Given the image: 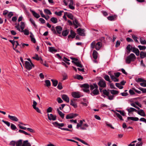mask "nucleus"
I'll return each instance as SVG.
<instances>
[{
  "mask_svg": "<svg viewBox=\"0 0 146 146\" xmlns=\"http://www.w3.org/2000/svg\"><path fill=\"white\" fill-rule=\"evenodd\" d=\"M135 55L133 53H131L126 58V62L127 64H129L131 62H133L136 59Z\"/></svg>",
  "mask_w": 146,
  "mask_h": 146,
  "instance_id": "f257e3e1",
  "label": "nucleus"
},
{
  "mask_svg": "<svg viewBox=\"0 0 146 146\" xmlns=\"http://www.w3.org/2000/svg\"><path fill=\"white\" fill-rule=\"evenodd\" d=\"M25 67L28 70H30L31 69L32 67H34V65L31 62H29L26 61L25 63Z\"/></svg>",
  "mask_w": 146,
  "mask_h": 146,
  "instance_id": "f03ea898",
  "label": "nucleus"
},
{
  "mask_svg": "<svg viewBox=\"0 0 146 146\" xmlns=\"http://www.w3.org/2000/svg\"><path fill=\"white\" fill-rule=\"evenodd\" d=\"M98 85L100 88H104L106 86V82L103 79L100 80L98 83Z\"/></svg>",
  "mask_w": 146,
  "mask_h": 146,
  "instance_id": "7ed1b4c3",
  "label": "nucleus"
},
{
  "mask_svg": "<svg viewBox=\"0 0 146 146\" xmlns=\"http://www.w3.org/2000/svg\"><path fill=\"white\" fill-rule=\"evenodd\" d=\"M47 115L48 118L50 120L54 121L56 119V115H53L52 114H48Z\"/></svg>",
  "mask_w": 146,
  "mask_h": 146,
  "instance_id": "20e7f679",
  "label": "nucleus"
},
{
  "mask_svg": "<svg viewBox=\"0 0 146 146\" xmlns=\"http://www.w3.org/2000/svg\"><path fill=\"white\" fill-rule=\"evenodd\" d=\"M77 31L79 35L80 36H85V30L83 29H82L80 28H79L77 29Z\"/></svg>",
  "mask_w": 146,
  "mask_h": 146,
  "instance_id": "39448f33",
  "label": "nucleus"
},
{
  "mask_svg": "<svg viewBox=\"0 0 146 146\" xmlns=\"http://www.w3.org/2000/svg\"><path fill=\"white\" fill-rule=\"evenodd\" d=\"M77 114L73 113H70L66 115V118L67 119H72L77 116Z\"/></svg>",
  "mask_w": 146,
  "mask_h": 146,
  "instance_id": "423d86ee",
  "label": "nucleus"
},
{
  "mask_svg": "<svg viewBox=\"0 0 146 146\" xmlns=\"http://www.w3.org/2000/svg\"><path fill=\"white\" fill-rule=\"evenodd\" d=\"M18 125L19 128H27V127H29L30 126L27 124H24L22 123L19 122V124Z\"/></svg>",
  "mask_w": 146,
  "mask_h": 146,
  "instance_id": "0eeeda50",
  "label": "nucleus"
},
{
  "mask_svg": "<svg viewBox=\"0 0 146 146\" xmlns=\"http://www.w3.org/2000/svg\"><path fill=\"white\" fill-rule=\"evenodd\" d=\"M102 46V43L101 42H99L96 43L95 48L97 50H99Z\"/></svg>",
  "mask_w": 146,
  "mask_h": 146,
  "instance_id": "6e6552de",
  "label": "nucleus"
},
{
  "mask_svg": "<svg viewBox=\"0 0 146 146\" xmlns=\"http://www.w3.org/2000/svg\"><path fill=\"white\" fill-rule=\"evenodd\" d=\"M8 118L11 120L14 121H19V119L16 117L13 116H11L10 115H8Z\"/></svg>",
  "mask_w": 146,
  "mask_h": 146,
  "instance_id": "1a4fd4ad",
  "label": "nucleus"
},
{
  "mask_svg": "<svg viewBox=\"0 0 146 146\" xmlns=\"http://www.w3.org/2000/svg\"><path fill=\"white\" fill-rule=\"evenodd\" d=\"M62 99L67 103L69 102L70 99L68 96L65 94H63L62 96Z\"/></svg>",
  "mask_w": 146,
  "mask_h": 146,
  "instance_id": "9d476101",
  "label": "nucleus"
},
{
  "mask_svg": "<svg viewBox=\"0 0 146 146\" xmlns=\"http://www.w3.org/2000/svg\"><path fill=\"white\" fill-rule=\"evenodd\" d=\"M72 96L74 98H78L80 97V94L79 92H73L72 93Z\"/></svg>",
  "mask_w": 146,
  "mask_h": 146,
  "instance_id": "9b49d317",
  "label": "nucleus"
},
{
  "mask_svg": "<svg viewBox=\"0 0 146 146\" xmlns=\"http://www.w3.org/2000/svg\"><path fill=\"white\" fill-rule=\"evenodd\" d=\"M132 50L137 56H138L139 55L140 52L138 49L135 47H133L132 48Z\"/></svg>",
  "mask_w": 146,
  "mask_h": 146,
  "instance_id": "f8f14e48",
  "label": "nucleus"
},
{
  "mask_svg": "<svg viewBox=\"0 0 146 146\" xmlns=\"http://www.w3.org/2000/svg\"><path fill=\"white\" fill-rule=\"evenodd\" d=\"M70 35H69L68 36V38H72L75 37L76 34V33L72 30H70Z\"/></svg>",
  "mask_w": 146,
  "mask_h": 146,
  "instance_id": "ddd939ff",
  "label": "nucleus"
},
{
  "mask_svg": "<svg viewBox=\"0 0 146 146\" xmlns=\"http://www.w3.org/2000/svg\"><path fill=\"white\" fill-rule=\"evenodd\" d=\"M76 100L74 99H73L70 100V105L73 106L74 108H76L77 107V106L75 102Z\"/></svg>",
  "mask_w": 146,
  "mask_h": 146,
  "instance_id": "4468645a",
  "label": "nucleus"
},
{
  "mask_svg": "<svg viewBox=\"0 0 146 146\" xmlns=\"http://www.w3.org/2000/svg\"><path fill=\"white\" fill-rule=\"evenodd\" d=\"M140 57L141 58H146V52L141 51L139 53Z\"/></svg>",
  "mask_w": 146,
  "mask_h": 146,
  "instance_id": "2eb2a0df",
  "label": "nucleus"
},
{
  "mask_svg": "<svg viewBox=\"0 0 146 146\" xmlns=\"http://www.w3.org/2000/svg\"><path fill=\"white\" fill-rule=\"evenodd\" d=\"M136 112H137L138 114L144 117L145 116V112L142 110H140L138 111H137Z\"/></svg>",
  "mask_w": 146,
  "mask_h": 146,
  "instance_id": "dca6fc26",
  "label": "nucleus"
},
{
  "mask_svg": "<svg viewBox=\"0 0 146 146\" xmlns=\"http://www.w3.org/2000/svg\"><path fill=\"white\" fill-rule=\"evenodd\" d=\"M56 29L58 33L60 34L61 33L62 28L61 26H57L56 27Z\"/></svg>",
  "mask_w": 146,
  "mask_h": 146,
  "instance_id": "f3484780",
  "label": "nucleus"
},
{
  "mask_svg": "<svg viewBox=\"0 0 146 146\" xmlns=\"http://www.w3.org/2000/svg\"><path fill=\"white\" fill-rule=\"evenodd\" d=\"M126 110L129 113L133 111H135L136 112L137 111V110L136 109L132 108H127Z\"/></svg>",
  "mask_w": 146,
  "mask_h": 146,
  "instance_id": "a211bd4d",
  "label": "nucleus"
},
{
  "mask_svg": "<svg viewBox=\"0 0 146 146\" xmlns=\"http://www.w3.org/2000/svg\"><path fill=\"white\" fill-rule=\"evenodd\" d=\"M72 62L73 63H74L78 67H79L80 68H82V65L81 64V62L79 61H72Z\"/></svg>",
  "mask_w": 146,
  "mask_h": 146,
  "instance_id": "6ab92c4d",
  "label": "nucleus"
},
{
  "mask_svg": "<svg viewBox=\"0 0 146 146\" xmlns=\"http://www.w3.org/2000/svg\"><path fill=\"white\" fill-rule=\"evenodd\" d=\"M30 11L32 13L33 15L36 18H38L40 17V15L38 13H36L35 11L30 9Z\"/></svg>",
  "mask_w": 146,
  "mask_h": 146,
  "instance_id": "aec40b11",
  "label": "nucleus"
},
{
  "mask_svg": "<svg viewBox=\"0 0 146 146\" xmlns=\"http://www.w3.org/2000/svg\"><path fill=\"white\" fill-rule=\"evenodd\" d=\"M70 3L69 5V7L70 9L73 10L74 9V7L73 6L74 4L73 1L72 0H70Z\"/></svg>",
  "mask_w": 146,
  "mask_h": 146,
  "instance_id": "412c9836",
  "label": "nucleus"
},
{
  "mask_svg": "<svg viewBox=\"0 0 146 146\" xmlns=\"http://www.w3.org/2000/svg\"><path fill=\"white\" fill-rule=\"evenodd\" d=\"M22 146H31V145L28 140H26L23 142Z\"/></svg>",
  "mask_w": 146,
  "mask_h": 146,
  "instance_id": "4be33fe9",
  "label": "nucleus"
},
{
  "mask_svg": "<svg viewBox=\"0 0 146 146\" xmlns=\"http://www.w3.org/2000/svg\"><path fill=\"white\" fill-rule=\"evenodd\" d=\"M57 111L58 113L59 114L60 117L62 119H63L64 117V114L62 113V112L59 110L58 108L57 109Z\"/></svg>",
  "mask_w": 146,
  "mask_h": 146,
  "instance_id": "5701e85b",
  "label": "nucleus"
},
{
  "mask_svg": "<svg viewBox=\"0 0 146 146\" xmlns=\"http://www.w3.org/2000/svg\"><path fill=\"white\" fill-rule=\"evenodd\" d=\"M22 140L20 139L16 141V146H22L23 144Z\"/></svg>",
  "mask_w": 146,
  "mask_h": 146,
  "instance_id": "b1692460",
  "label": "nucleus"
},
{
  "mask_svg": "<svg viewBox=\"0 0 146 146\" xmlns=\"http://www.w3.org/2000/svg\"><path fill=\"white\" fill-rule=\"evenodd\" d=\"M90 87L91 90H93L94 88L98 89V88L97 85L96 84L90 85Z\"/></svg>",
  "mask_w": 146,
  "mask_h": 146,
  "instance_id": "393cba45",
  "label": "nucleus"
},
{
  "mask_svg": "<svg viewBox=\"0 0 146 146\" xmlns=\"http://www.w3.org/2000/svg\"><path fill=\"white\" fill-rule=\"evenodd\" d=\"M92 94H94V95L99 94V92L98 89H95L92 93H91V94L92 95H93Z\"/></svg>",
  "mask_w": 146,
  "mask_h": 146,
  "instance_id": "a878e982",
  "label": "nucleus"
},
{
  "mask_svg": "<svg viewBox=\"0 0 146 146\" xmlns=\"http://www.w3.org/2000/svg\"><path fill=\"white\" fill-rule=\"evenodd\" d=\"M73 24L75 26V28H77L79 24L78 21L76 19H75L74 21L73 22Z\"/></svg>",
  "mask_w": 146,
  "mask_h": 146,
  "instance_id": "bb28decb",
  "label": "nucleus"
},
{
  "mask_svg": "<svg viewBox=\"0 0 146 146\" xmlns=\"http://www.w3.org/2000/svg\"><path fill=\"white\" fill-rule=\"evenodd\" d=\"M74 139L81 142V143L85 145H89V144L88 143L85 142L84 141L81 140L78 138H77V137H74Z\"/></svg>",
  "mask_w": 146,
  "mask_h": 146,
  "instance_id": "cd10ccee",
  "label": "nucleus"
},
{
  "mask_svg": "<svg viewBox=\"0 0 146 146\" xmlns=\"http://www.w3.org/2000/svg\"><path fill=\"white\" fill-rule=\"evenodd\" d=\"M54 124L56 127H62L64 126V124L63 123H58L57 122H55L54 123Z\"/></svg>",
  "mask_w": 146,
  "mask_h": 146,
  "instance_id": "c85d7f7f",
  "label": "nucleus"
},
{
  "mask_svg": "<svg viewBox=\"0 0 146 146\" xmlns=\"http://www.w3.org/2000/svg\"><path fill=\"white\" fill-rule=\"evenodd\" d=\"M93 56L94 59H97L98 57V52L95 50H94L93 51Z\"/></svg>",
  "mask_w": 146,
  "mask_h": 146,
  "instance_id": "c756f323",
  "label": "nucleus"
},
{
  "mask_svg": "<svg viewBox=\"0 0 146 146\" xmlns=\"http://www.w3.org/2000/svg\"><path fill=\"white\" fill-rule=\"evenodd\" d=\"M48 48L49 51L52 53L53 52H56L57 51V50L55 49L53 47H49Z\"/></svg>",
  "mask_w": 146,
  "mask_h": 146,
  "instance_id": "7c9ffc66",
  "label": "nucleus"
},
{
  "mask_svg": "<svg viewBox=\"0 0 146 146\" xmlns=\"http://www.w3.org/2000/svg\"><path fill=\"white\" fill-rule=\"evenodd\" d=\"M127 119L128 120L130 119L134 121H137L139 120V118L137 117H128Z\"/></svg>",
  "mask_w": 146,
  "mask_h": 146,
  "instance_id": "2f4dec72",
  "label": "nucleus"
},
{
  "mask_svg": "<svg viewBox=\"0 0 146 146\" xmlns=\"http://www.w3.org/2000/svg\"><path fill=\"white\" fill-rule=\"evenodd\" d=\"M50 21L53 23L56 24L58 22V19L56 18L52 17Z\"/></svg>",
  "mask_w": 146,
  "mask_h": 146,
  "instance_id": "473e14b6",
  "label": "nucleus"
},
{
  "mask_svg": "<svg viewBox=\"0 0 146 146\" xmlns=\"http://www.w3.org/2000/svg\"><path fill=\"white\" fill-rule=\"evenodd\" d=\"M111 78L112 80L114 82H118L119 81V79L113 75L111 76Z\"/></svg>",
  "mask_w": 146,
  "mask_h": 146,
  "instance_id": "72a5a7b5",
  "label": "nucleus"
},
{
  "mask_svg": "<svg viewBox=\"0 0 146 146\" xmlns=\"http://www.w3.org/2000/svg\"><path fill=\"white\" fill-rule=\"evenodd\" d=\"M69 31L67 30H65L63 31L62 32V35L63 36H66L69 33Z\"/></svg>",
  "mask_w": 146,
  "mask_h": 146,
  "instance_id": "f704fd0d",
  "label": "nucleus"
},
{
  "mask_svg": "<svg viewBox=\"0 0 146 146\" xmlns=\"http://www.w3.org/2000/svg\"><path fill=\"white\" fill-rule=\"evenodd\" d=\"M110 92L111 94L113 95L117 94L119 93L118 91L113 90H110Z\"/></svg>",
  "mask_w": 146,
  "mask_h": 146,
  "instance_id": "c9c22d12",
  "label": "nucleus"
},
{
  "mask_svg": "<svg viewBox=\"0 0 146 146\" xmlns=\"http://www.w3.org/2000/svg\"><path fill=\"white\" fill-rule=\"evenodd\" d=\"M140 41L141 43L142 44H146V41L144 39H143L142 38H140Z\"/></svg>",
  "mask_w": 146,
  "mask_h": 146,
  "instance_id": "e433bc0d",
  "label": "nucleus"
},
{
  "mask_svg": "<svg viewBox=\"0 0 146 146\" xmlns=\"http://www.w3.org/2000/svg\"><path fill=\"white\" fill-rule=\"evenodd\" d=\"M21 32H24V34L26 35H28L29 34V30L26 29H25L24 30L23 29V30H21Z\"/></svg>",
  "mask_w": 146,
  "mask_h": 146,
  "instance_id": "4c0bfd02",
  "label": "nucleus"
},
{
  "mask_svg": "<svg viewBox=\"0 0 146 146\" xmlns=\"http://www.w3.org/2000/svg\"><path fill=\"white\" fill-rule=\"evenodd\" d=\"M44 12L45 13L47 14L50 15L52 14V13L48 9H44Z\"/></svg>",
  "mask_w": 146,
  "mask_h": 146,
  "instance_id": "58836bf2",
  "label": "nucleus"
},
{
  "mask_svg": "<svg viewBox=\"0 0 146 146\" xmlns=\"http://www.w3.org/2000/svg\"><path fill=\"white\" fill-rule=\"evenodd\" d=\"M74 78L78 80H82L83 79V77L82 76L79 75H75L74 76Z\"/></svg>",
  "mask_w": 146,
  "mask_h": 146,
  "instance_id": "ea45409f",
  "label": "nucleus"
},
{
  "mask_svg": "<svg viewBox=\"0 0 146 146\" xmlns=\"http://www.w3.org/2000/svg\"><path fill=\"white\" fill-rule=\"evenodd\" d=\"M138 47L140 50H144L146 49V47L144 46L139 45Z\"/></svg>",
  "mask_w": 146,
  "mask_h": 146,
  "instance_id": "a19ab883",
  "label": "nucleus"
},
{
  "mask_svg": "<svg viewBox=\"0 0 146 146\" xmlns=\"http://www.w3.org/2000/svg\"><path fill=\"white\" fill-rule=\"evenodd\" d=\"M33 35L32 33H31V35L30 36V37L31 39V41L35 43L36 42V40L35 38L33 37Z\"/></svg>",
  "mask_w": 146,
  "mask_h": 146,
  "instance_id": "79ce46f5",
  "label": "nucleus"
},
{
  "mask_svg": "<svg viewBox=\"0 0 146 146\" xmlns=\"http://www.w3.org/2000/svg\"><path fill=\"white\" fill-rule=\"evenodd\" d=\"M136 81L137 82H139L145 81V80L142 78H138L137 79H136Z\"/></svg>",
  "mask_w": 146,
  "mask_h": 146,
  "instance_id": "37998d69",
  "label": "nucleus"
},
{
  "mask_svg": "<svg viewBox=\"0 0 146 146\" xmlns=\"http://www.w3.org/2000/svg\"><path fill=\"white\" fill-rule=\"evenodd\" d=\"M51 81L52 82L53 85L54 86H56L58 83V81L57 80H54L53 79H51Z\"/></svg>",
  "mask_w": 146,
  "mask_h": 146,
  "instance_id": "c03bdc74",
  "label": "nucleus"
},
{
  "mask_svg": "<svg viewBox=\"0 0 146 146\" xmlns=\"http://www.w3.org/2000/svg\"><path fill=\"white\" fill-rule=\"evenodd\" d=\"M96 44V42L95 41H94L92 42L91 43L90 45V47L91 48L93 49L95 48V47Z\"/></svg>",
  "mask_w": 146,
  "mask_h": 146,
  "instance_id": "a18cd8bd",
  "label": "nucleus"
},
{
  "mask_svg": "<svg viewBox=\"0 0 146 146\" xmlns=\"http://www.w3.org/2000/svg\"><path fill=\"white\" fill-rule=\"evenodd\" d=\"M45 82L46 83V85L47 87L50 86L51 85L50 81L49 80H46L45 81Z\"/></svg>",
  "mask_w": 146,
  "mask_h": 146,
  "instance_id": "49530a36",
  "label": "nucleus"
},
{
  "mask_svg": "<svg viewBox=\"0 0 146 146\" xmlns=\"http://www.w3.org/2000/svg\"><path fill=\"white\" fill-rule=\"evenodd\" d=\"M29 21L30 22H31V24L35 27L36 26L35 23V21L33 20V19L31 18H30L29 19Z\"/></svg>",
  "mask_w": 146,
  "mask_h": 146,
  "instance_id": "de8ad7c7",
  "label": "nucleus"
},
{
  "mask_svg": "<svg viewBox=\"0 0 146 146\" xmlns=\"http://www.w3.org/2000/svg\"><path fill=\"white\" fill-rule=\"evenodd\" d=\"M116 86L120 89H122L123 88V87L121 86V84L119 83H115Z\"/></svg>",
  "mask_w": 146,
  "mask_h": 146,
  "instance_id": "09e8293b",
  "label": "nucleus"
},
{
  "mask_svg": "<svg viewBox=\"0 0 146 146\" xmlns=\"http://www.w3.org/2000/svg\"><path fill=\"white\" fill-rule=\"evenodd\" d=\"M104 78L106 81L110 82V79L109 76L107 75H105L104 77Z\"/></svg>",
  "mask_w": 146,
  "mask_h": 146,
  "instance_id": "8fccbe9b",
  "label": "nucleus"
},
{
  "mask_svg": "<svg viewBox=\"0 0 146 146\" xmlns=\"http://www.w3.org/2000/svg\"><path fill=\"white\" fill-rule=\"evenodd\" d=\"M20 24L21 29V30H23L25 27V24L24 22H21Z\"/></svg>",
  "mask_w": 146,
  "mask_h": 146,
  "instance_id": "3c124183",
  "label": "nucleus"
},
{
  "mask_svg": "<svg viewBox=\"0 0 146 146\" xmlns=\"http://www.w3.org/2000/svg\"><path fill=\"white\" fill-rule=\"evenodd\" d=\"M103 94L108 96L109 94V92L108 91L106 90H104L102 91Z\"/></svg>",
  "mask_w": 146,
  "mask_h": 146,
  "instance_id": "603ef678",
  "label": "nucleus"
},
{
  "mask_svg": "<svg viewBox=\"0 0 146 146\" xmlns=\"http://www.w3.org/2000/svg\"><path fill=\"white\" fill-rule=\"evenodd\" d=\"M16 144V141H11L9 143V145L11 146H15Z\"/></svg>",
  "mask_w": 146,
  "mask_h": 146,
  "instance_id": "864d4df0",
  "label": "nucleus"
},
{
  "mask_svg": "<svg viewBox=\"0 0 146 146\" xmlns=\"http://www.w3.org/2000/svg\"><path fill=\"white\" fill-rule=\"evenodd\" d=\"M63 12V11H60L59 12L56 11L55 12V14L58 16H60L62 15V13Z\"/></svg>",
  "mask_w": 146,
  "mask_h": 146,
  "instance_id": "5fc2aeb1",
  "label": "nucleus"
},
{
  "mask_svg": "<svg viewBox=\"0 0 146 146\" xmlns=\"http://www.w3.org/2000/svg\"><path fill=\"white\" fill-rule=\"evenodd\" d=\"M67 17L70 19H71L73 20L74 18V17L72 14L71 13H69L67 15Z\"/></svg>",
  "mask_w": 146,
  "mask_h": 146,
  "instance_id": "6e6d98bb",
  "label": "nucleus"
},
{
  "mask_svg": "<svg viewBox=\"0 0 146 146\" xmlns=\"http://www.w3.org/2000/svg\"><path fill=\"white\" fill-rule=\"evenodd\" d=\"M115 113L117 117H118L121 120H123L122 117L119 114L116 112Z\"/></svg>",
  "mask_w": 146,
  "mask_h": 146,
  "instance_id": "4d7b16f0",
  "label": "nucleus"
},
{
  "mask_svg": "<svg viewBox=\"0 0 146 146\" xmlns=\"http://www.w3.org/2000/svg\"><path fill=\"white\" fill-rule=\"evenodd\" d=\"M132 47L131 46L130 44L128 45L126 47L127 50H129L128 53H129L131 50H132Z\"/></svg>",
  "mask_w": 146,
  "mask_h": 146,
  "instance_id": "13d9d810",
  "label": "nucleus"
},
{
  "mask_svg": "<svg viewBox=\"0 0 146 146\" xmlns=\"http://www.w3.org/2000/svg\"><path fill=\"white\" fill-rule=\"evenodd\" d=\"M132 38L136 42H139L138 40H137V36H136L133 35H132Z\"/></svg>",
  "mask_w": 146,
  "mask_h": 146,
  "instance_id": "bf43d9fd",
  "label": "nucleus"
},
{
  "mask_svg": "<svg viewBox=\"0 0 146 146\" xmlns=\"http://www.w3.org/2000/svg\"><path fill=\"white\" fill-rule=\"evenodd\" d=\"M116 111L118 112L122 116H124L125 115V113L124 111L118 110H116Z\"/></svg>",
  "mask_w": 146,
  "mask_h": 146,
  "instance_id": "052dcab7",
  "label": "nucleus"
},
{
  "mask_svg": "<svg viewBox=\"0 0 146 146\" xmlns=\"http://www.w3.org/2000/svg\"><path fill=\"white\" fill-rule=\"evenodd\" d=\"M19 132L20 133H23L24 134L26 135H29L27 133V132H25V131H24L23 130H21L20 129L19 130Z\"/></svg>",
  "mask_w": 146,
  "mask_h": 146,
  "instance_id": "680f3d73",
  "label": "nucleus"
},
{
  "mask_svg": "<svg viewBox=\"0 0 146 146\" xmlns=\"http://www.w3.org/2000/svg\"><path fill=\"white\" fill-rule=\"evenodd\" d=\"M2 121L6 124L8 127H9L10 126V122L8 121H5L3 120Z\"/></svg>",
  "mask_w": 146,
  "mask_h": 146,
  "instance_id": "e2e57ef3",
  "label": "nucleus"
},
{
  "mask_svg": "<svg viewBox=\"0 0 146 146\" xmlns=\"http://www.w3.org/2000/svg\"><path fill=\"white\" fill-rule=\"evenodd\" d=\"M63 60L66 63H67V64L69 65L70 64V63L69 62H67V61H69L70 60L68 59L67 58L64 57V59H63Z\"/></svg>",
  "mask_w": 146,
  "mask_h": 146,
  "instance_id": "0e129e2a",
  "label": "nucleus"
},
{
  "mask_svg": "<svg viewBox=\"0 0 146 146\" xmlns=\"http://www.w3.org/2000/svg\"><path fill=\"white\" fill-rule=\"evenodd\" d=\"M140 85L143 87H146V80L145 81H143L140 84Z\"/></svg>",
  "mask_w": 146,
  "mask_h": 146,
  "instance_id": "69168bd1",
  "label": "nucleus"
},
{
  "mask_svg": "<svg viewBox=\"0 0 146 146\" xmlns=\"http://www.w3.org/2000/svg\"><path fill=\"white\" fill-rule=\"evenodd\" d=\"M83 124V121L82 120H80L79 123H78L77 125V127H81L82 126Z\"/></svg>",
  "mask_w": 146,
  "mask_h": 146,
  "instance_id": "338daca9",
  "label": "nucleus"
},
{
  "mask_svg": "<svg viewBox=\"0 0 146 146\" xmlns=\"http://www.w3.org/2000/svg\"><path fill=\"white\" fill-rule=\"evenodd\" d=\"M57 87L58 88L60 89L61 90L62 88V84L61 83L59 82L58 83V85L57 86Z\"/></svg>",
  "mask_w": 146,
  "mask_h": 146,
  "instance_id": "774afa93",
  "label": "nucleus"
}]
</instances>
